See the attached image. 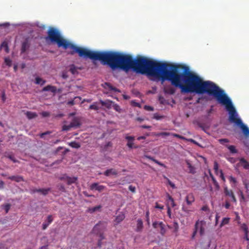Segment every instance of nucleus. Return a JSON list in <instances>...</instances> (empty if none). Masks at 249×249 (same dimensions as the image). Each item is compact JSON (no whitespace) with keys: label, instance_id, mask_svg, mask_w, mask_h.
I'll return each instance as SVG.
<instances>
[{"label":"nucleus","instance_id":"1","mask_svg":"<svg viewBox=\"0 0 249 249\" xmlns=\"http://www.w3.org/2000/svg\"><path fill=\"white\" fill-rule=\"evenodd\" d=\"M169 68L170 70H168L164 75V81H170L173 86L179 88L181 93H207L213 96L218 103L225 106L229 112V121L240 127L245 137H249V128L238 117L231 99L224 90L210 81L203 80L199 76L189 71L187 66L171 64Z\"/></svg>","mask_w":249,"mask_h":249},{"label":"nucleus","instance_id":"2","mask_svg":"<svg viewBox=\"0 0 249 249\" xmlns=\"http://www.w3.org/2000/svg\"><path fill=\"white\" fill-rule=\"evenodd\" d=\"M65 50L70 49L68 53H77L80 57L99 60L104 65H108L112 70L119 69L127 72L130 70L137 73L146 74L160 78L164 81L169 64L156 62L143 56L133 58L130 54L114 51H93L80 47L66 39L61 47Z\"/></svg>","mask_w":249,"mask_h":249},{"label":"nucleus","instance_id":"3","mask_svg":"<svg viewBox=\"0 0 249 249\" xmlns=\"http://www.w3.org/2000/svg\"><path fill=\"white\" fill-rule=\"evenodd\" d=\"M46 41H50L51 42L56 43L60 48L66 40L64 38L59 31L53 27H50L47 32V36L45 38Z\"/></svg>","mask_w":249,"mask_h":249},{"label":"nucleus","instance_id":"4","mask_svg":"<svg viewBox=\"0 0 249 249\" xmlns=\"http://www.w3.org/2000/svg\"><path fill=\"white\" fill-rule=\"evenodd\" d=\"M107 223L105 222L100 221L95 225L92 230L93 233L99 235L100 239L98 242V246L101 247L102 246V240L105 238L103 234V231L106 229Z\"/></svg>","mask_w":249,"mask_h":249},{"label":"nucleus","instance_id":"5","mask_svg":"<svg viewBox=\"0 0 249 249\" xmlns=\"http://www.w3.org/2000/svg\"><path fill=\"white\" fill-rule=\"evenodd\" d=\"M206 227V222L204 220H197L196 221L194 231L192 235V238L194 239L196 233L198 231L200 236H203L205 233V230Z\"/></svg>","mask_w":249,"mask_h":249},{"label":"nucleus","instance_id":"6","mask_svg":"<svg viewBox=\"0 0 249 249\" xmlns=\"http://www.w3.org/2000/svg\"><path fill=\"white\" fill-rule=\"evenodd\" d=\"M224 193L226 196H228L231 198V201L236 203V198L234 195L233 191L231 190L228 189V188L226 186L224 188Z\"/></svg>","mask_w":249,"mask_h":249},{"label":"nucleus","instance_id":"7","mask_svg":"<svg viewBox=\"0 0 249 249\" xmlns=\"http://www.w3.org/2000/svg\"><path fill=\"white\" fill-rule=\"evenodd\" d=\"M125 139L127 141L126 145L128 148L132 149L133 148H137L138 147V146L134 145V141L135 140V137L134 136L127 135L125 137Z\"/></svg>","mask_w":249,"mask_h":249},{"label":"nucleus","instance_id":"8","mask_svg":"<svg viewBox=\"0 0 249 249\" xmlns=\"http://www.w3.org/2000/svg\"><path fill=\"white\" fill-rule=\"evenodd\" d=\"M237 166H242L245 169H249V162L244 158H241L239 160V162L237 163Z\"/></svg>","mask_w":249,"mask_h":249},{"label":"nucleus","instance_id":"9","mask_svg":"<svg viewBox=\"0 0 249 249\" xmlns=\"http://www.w3.org/2000/svg\"><path fill=\"white\" fill-rule=\"evenodd\" d=\"M167 199V208H170V207H174L176 206V204L174 202L173 198L168 194L166 195Z\"/></svg>","mask_w":249,"mask_h":249},{"label":"nucleus","instance_id":"10","mask_svg":"<svg viewBox=\"0 0 249 249\" xmlns=\"http://www.w3.org/2000/svg\"><path fill=\"white\" fill-rule=\"evenodd\" d=\"M105 188V186L103 185H100L98 183H93L90 186V190H95L98 191L99 192L102 191Z\"/></svg>","mask_w":249,"mask_h":249},{"label":"nucleus","instance_id":"11","mask_svg":"<svg viewBox=\"0 0 249 249\" xmlns=\"http://www.w3.org/2000/svg\"><path fill=\"white\" fill-rule=\"evenodd\" d=\"M80 121L81 119L80 117H74L72 120V121L71 122L70 124H71L72 127L77 128L81 125Z\"/></svg>","mask_w":249,"mask_h":249},{"label":"nucleus","instance_id":"12","mask_svg":"<svg viewBox=\"0 0 249 249\" xmlns=\"http://www.w3.org/2000/svg\"><path fill=\"white\" fill-rule=\"evenodd\" d=\"M163 91L165 93L173 95L175 94L176 89L170 85H168L164 88Z\"/></svg>","mask_w":249,"mask_h":249},{"label":"nucleus","instance_id":"13","mask_svg":"<svg viewBox=\"0 0 249 249\" xmlns=\"http://www.w3.org/2000/svg\"><path fill=\"white\" fill-rule=\"evenodd\" d=\"M53 217L52 215H49L47 216V219L45 222L42 224V230H46L48 226L53 222Z\"/></svg>","mask_w":249,"mask_h":249},{"label":"nucleus","instance_id":"14","mask_svg":"<svg viewBox=\"0 0 249 249\" xmlns=\"http://www.w3.org/2000/svg\"><path fill=\"white\" fill-rule=\"evenodd\" d=\"M103 87L105 89H108L110 91H115V92H120L121 91L117 89L115 87H113L110 83H105L103 85Z\"/></svg>","mask_w":249,"mask_h":249},{"label":"nucleus","instance_id":"15","mask_svg":"<svg viewBox=\"0 0 249 249\" xmlns=\"http://www.w3.org/2000/svg\"><path fill=\"white\" fill-rule=\"evenodd\" d=\"M185 200L188 205H191L195 201V197L192 193L188 194L186 197Z\"/></svg>","mask_w":249,"mask_h":249},{"label":"nucleus","instance_id":"16","mask_svg":"<svg viewBox=\"0 0 249 249\" xmlns=\"http://www.w3.org/2000/svg\"><path fill=\"white\" fill-rule=\"evenodd\" d=\"M100 103L103 106H105L107 108L109 109L112 107L113 102L108 100L106 101L100 100Z\"/></svg>","mask_w":249,"mask_h":249},{"label":"nucleus","instance_id":"17","mask_svg":"<svg viewBox=\"0 0 249 249\" xmlns=\"http://www.w3.org/2000/svg\"><path fill=\"white\" fill-rule=\"evenodd\" d=\"M51 190L50 188H43V189H34L32 190L33 193L38 192L41 193L43 195L45 196L47 195L49 192Z\"/></svg>","mask_w":249,"mask_h":249},{"label":"nucleus","instance_id":"18","mask_svg":"<svg viewBox=\"0 0 249 249\" xmlns=\"http://www.w3.org/2000/svg\"><path fill=\"white\" fill-rule=\"evenodd\" d=\"M42 91H51L53 93H55L56 92V88L54 86L48 85L43 88Z\"/></svg>","mask_w":249,"mask_h":249},{"label":"nucleus","instance_id":"19","mask_svg":"<svg viewBox=\"0 0 249 249\" xmlns=\"http://www.w3.org/2000/svg\"><path fill=\"white\" fill-rule=\"evenodd\" d=\"M117 174L118 173L116 170L112 168L107 170L104 173V175L107 177L110 176L111 174L117 175Z\"/></svg>","mask_w":249,"mask_h":249},{"label":"nucleus","instance_id":"20","mask_svg":"<svg viewBox=\"0 0 249 249\" xmlns=\"http://www.w3.org/2000/svg\"><path fill=\"white\" fill-rule=\"evenodd\" d=\"M8 178L12 180H15L17 182H19L24 180L23 177L19 176H10L8 177Z\"/></svg>","mask_w":249,"mask_h":249},{"label":"nucleus","instance_id":"21","mask_svg":"<svg viewBox=\"0 0 249 249\" xmlns=\"http://www.w3.org/2000/svg\"><path fill=\"white\" fill-rule=\"evenodd\" d=\"M29 44L28 43V40H25L22 43L21 46V53H23L26 51V50L29 48Z\"/></svg>","mask_w":249,"mask_h":249},{"label":"nucleus","instance_id":"22","mask_svg":"<svg viewBox=\"0 0 249 249\" xmlns=\"http://www.w3.org/2000/svg\"><path fill=\"white\" fill-rule=\"evenodd\" d=\"M78 180L77 177H70L69 176L68 180L67 181V183L68 185H70L73 183H75Z\"/></svg>","mask_w":249,"mask_h":249},{"label":"nucleus","instance_id":"23","mask_svg":"<svg viewBox=\"0 0 249 249\" xmlns=\"http://www.w3.org/2000/svg\"><path fill=\"white\" fill-rule=\"evenodd\" d=\"M143 228V222L142 221L141 219H139L137 220V231H142Z\"/></svg>","mask_w":249,"mask_h":249},{"label":"nucleus","instance_id":"24","mask_svg":"<svg viewBox=\"0 0 249 249\" xmlns=\"http://www.w3.org/2000/svg\"><path fill=\"white\" fill-rule=\"evenodd\" d=\"M125 218V215L124 213H121L118 215L115 218V222L117 224L120 223Z\"/></svg>","mask_w":249,"mask_h":249},{"label":"nucleus","instance_id":"25","mask_svg":"<svg viewBox=\"0 0 249 249\" xmlns=\"http://www.w3.org/2000/svg\"><path fill=\"white\" fill-rule=\"evenodd\" d=\"M101 208V205H98L92 208H88L87 211L90 213H93L96 211H100Z\"/></svg>","mask_w":249,"mask_h":249},{"label":"nucleus","instance_id":"26","mask_svg":"<svg viewBox=\"0 0 249 249\" xmlns=\"http://www.w3.org/2000/svg\"><path fill=\"white\" fill-rule=\"evenodd\" d=\"M26 116L29 119H32L37 117V114L35 112L27 111L26 113Z\"/></svg>","mask_w":249,"mask_h":249},{"label":"nucleus","instance_id":"27","mask_svg":"<svg viewBox=\"0 0 249 249\" xmlns=\"http://www.w3.org/2000/svg\"><path fill=\"white\" fill-rule=\"evenodd\" d=\"M35 83L36 84H38V85H40L42 86L45 84V83H46V81L39 77H37L36 78Z\"/></svg>","mask_w":249,"mask_h":249},{"label":"nucleus","instance_id":"28","mask_svg":"<svg viewBox=\"0 0 249 249\" xmlns=\"http://www.w3.org/2000/svg\"><path fill=\"white\" fill-rule=\"evenodd\" d=\"M159 228H160V232L162 235L166 232V230L164 227V225L162 222H160Z\"/></svg>","mask_w":249,"mask_h":249},{"label":"nucleus","instance_id":"29","mask_svg":"<svg viewBox=\"0 0 249 249\" xmlns=\"http://www.w3.org/2000/svg\"><path fill=\"white\" fill-rule=\"evenodd\" d=\"M1 48H3L6 53H9V50L8 44L6 42H3L0 46Z\"/></svg>","mask_w":249,"mask_h":249},{"label":"nucleus","instance_id":"30","mask_svg":"<svg viewBox=\"0 0 249 249\" xmlns=\"http://www.w3.org/2000/svg\"><path fill=\"white\" fill-rule=\"evenodd\" d=\"M112 107H113V109L117 112L119 113L122 112V109L121 108L119 105L113 102Z\"/></svg>","mask_w":249,"mask_h":249},{"label":"nucleus","instance_id":"31","mask_svg":"<svg viewBox=\"0 0 249 249\" xmlns=\"http://www.w3.org/2000/svg\"><path fill=\"white\" fill-rule=\"evenodd\" d=\"M238 195L240 197V201L241 202H245L247 201L246 198L244 196L243 192L241 190H239L238 192Z\"/></svg>","mask_w":249,"mask_h":249},{"label":"nucleus","instance_id":"32","mask_svg":"<svg viewBox=\"0 0 249 249\" xmlns=\"http://www.w3.org/2000/svg\"><path fill=\"white\" fill-rule=\"evenodd\" d=\"M89 109H93L95 110H98L99 109V107L98 106V103L95 102L93 104L90 105Z\"/></svg>","mask_w":249,"mask_h":249},{"label":"nucleus","instance_id":"33","mask_svg":"<svg viewBox=\"0 0 249 249\" xmlns=\"http://www.w3.org/2000/svg\"><path fill=\"white\" fill-rule=\"evenodd\" d=\"M230 218L228 217H225L222 219V221L220 225V227L221 228L224 225L228 224L229 222Z\"/></svg>","mask_w":249,"mask_h":249},{"label":"nucleus","instance_id":"34","mask_svg":"<svg viewBox=\"0 0 249 249\" xmlns=\"http://www.w3.org/2000/svg\"><path fill=\"white\" fill-rule=\"evenodd\" d=\"M187 164L188 165V167L189 169L190 173H191L192 174H195L196 171H195V168H194V167L193 166L191 165V164L190 163H189V162H187Z\"/></svg>","mask_w":249,"mask_h":249},{"label":"nucleus","instance_id":"35","mask_svg":"<svg viewBox=\"0 0 249 249\" xmlns=\"http://www.w3.org/2000/svg\"><path fill=\"white\" fill-rule=\"evenodd\" d=\"M71 128H73L71 124L69 125H64L62 128V131H68L71 129Z\"/></svg>","mask_w":249,"mask_h":249},{"label":"nucleus","instance_id":"36","mask_svg":"<svg viewBox=\"0 0 249 249\" xmlns=\"http://www.w3.org/2000/svg\"><path fill=\"white\" fill-rule=\"evenodd\" d=\"M171 133L167 132H160L158 133H156L154 134L155 136H167L171 135Z\"/></svg>","mask_w":249,"mask_h":249},{"label":"nucleus","instance_id":"37","mask_svg":"<svg viewBox=\"0 0 249 249\" xmlns=\"http://www.w3.org/2000/svg\"><path fill=\"white\" fill-rule=\"evenodd\" d=\"M212 181H213V185H214L216 189L217 190H218L220 188V186H219V185L218 182L216 181V180L214 177L212 178Z\"/></svg>","mask_w":249,"mask_h":249},{"label":"nucleus","instance_id":"38","mask_svg":"<svg viewBox=\"0 0 249 249\" xmlns=\"http://www.w3.org/2000/svg\"><path fill=\"white\" fill-rule=\"evenodd\" d=\"M70 145L73 147L75 148H78L80 147V145L79 143L76 142H72L70 143Z\"/></svg>","mask_w":249,"mask_h":249},{"label":"nucleus","instance_id":"39","mask_svg":"<svg viewBox=\"0 0 249 249\" xmlns=\"http://www.w3.org/2000/svg\"><path fill=\"white\" fill-rule=\"evenodd\" d=\"M2 207L4 209L5 213H8L9 212L10 207H11V204L7 203L4 205H2Z\"/></svg>","mask_w":249,"mask_h":249},{"label":"nucleus","instance_id":"40","mask_svg":"<svg viewBox=\"0 0 249 249\" xmlns=\"http://www.w3.org/2000/svg\"><path fill=\"white\" fill-rule=\"evenodd\" d=\"M171 135L174 137H176V138H179L181 140L187 141V138H186L185 137L182 136L179 134H176V133H171Z\"/></svg>","mask_w":249,"mask_h":249},{"label":"nucleus","instance_id":"41","mask_svg":"<svg viewBox=\"0 0 249 249\" xmlns=\"http://www.w3.org/2000/svg\"><path fill=\"white\" fill-rule=\"evenodd\" d=\"M241 228L242 230L244 231L245 233H249L248 227L246 224H245V223L241 225Z\"/></svg>","mask_w":249,"mask_h":249},{"label":"nucleus","instance_id":"42","mask_svg":"<svg viewBox=\"0 0 249 249\" xmlns=\"http://www.w3.org/2000/svg\"><path fill=\"white\" fill-rule=\"evenodd\" d=\"M228 148L231 153H237V150H236L234 146L229 145L228 146Z\"/></svg>","mask_w":249,"mask_h":249},{"label":"nucleus","instance_id":"43","mask_svg":"<svg viewBox=\"0 0 249 249\" xmlns=\"http://www.w3.org/2000/svg\"><path fill=\"white\" fill-rule=\"evenodd\" d=\"M229 179L230 182L231 183H233L234 184V185H235L237 183L236 179L234 177H233L231 176L229 177Z\"/></svg>","mask_w":249,"mask_h":249},{"label":"nucleus","instance_id":"44","mask_svg":"<svg viewBox=\"0 0 249 249\" xmlns=\"http://www.w3.org/2000/svg\"><path fill=\"white\" fill-rule=\"evenodd\" d=\"M5 63L8 66L10 67L12 65V61L9 58H5L4 59Z\"/></svg>","mask_w":249,"mask_h":249},{"label":"nucleus","instance_id":"45","mask_svg":"<svg viewBox=\"0 0 249 249\" xmlns=\"http://www.w3.org/2000/svg\"><path fill=\"white\" fill-rule=\"evenodd\" d=\"M7 157L15 163L18 162V160H17L14 157V156L12 155H8L7 156Z\"/></svg>","mask_w":249,"mask_h":249},{"label":"nucleus","instance_id":"46","mask_svg":"<svg viewBox=\"0 0 249 249\" xmlns=\"http://www.w3.org/2000/svg\"><path fill=\"white\" fill-rule=\"evenodd\" d=\"M164 178H166L167 180V182H168V183L169 184V185L173 189L175 188H176V186L175 185L174 183H173V182H172L167 177H164Z\"/></svg>","mask_w":249,"mask_h":249},{"label":"nucleus","instance_id":"47","mask_svg":"<svg viewBox=\"0 0 249 249\" xmlns=\"http://www.w3.org/2000/svg\"><path fill=\"white\" fill-rule=\"evenodd\" d=\"M159 100L160 104H164L165 103V100L164 98L162 96H160L159 97Z\"/></svg>","mask_w":249,"mask_h":249},{"label":"nucleus","instance_id":"48","mask_svg":"<svg viewBox=\"0 0 249 249\" xmlns=\"http://www.w3.org/2000/svg\"><path fill=\"white\" fill-rule=\"evenodd\" d=\"M219 142L221 144H224L225 142H229V141L227 139H221L219 140Z\"/></svg>","mask_w":249,"mask_h":249},{"label":"nucleus","instance_id":"49","mask_svg":"<svg viewBox=\"0 0 249 249\" xmlns=\"http://www.w3.org/2000/svg\"><path fill=\"white\" fill-rule=\"evenodd\" d=\"M1 99L3 103H4L6 101V97L4 91H2L1 93Z\"/></svg>","mask_w":249,"mask_h":249},{"label":"nucleus","instance_id":"50","mask_svg":"<svg viewBox=\"0 0 249 249\" xmlns=\"http://www.w3.org/2000/svg\"><path fill=\"white\" fill-rule=\"evenodd\" d=\"M68 178H69V176H68L66 175H64L62 177H60L59 178V179L61 180H64V181H67V180H68Z\"/></svg>","mask_w":249,"mask_h":249},{"label":"nucleus","instance_id":"51","mask_svg":"<svg viewBox=\"0 0 249 249\" xmlns=\"http://www.w3.org/2000/svg\"><path fill=\"white\" fill-rule=\"evenodd\" d=\"M219 173H220V177L222 179V180L225 182L226 181L225 180V177L224 176V174L223 173V171L222 170H219Z\"/></svg>","mask_w":249,"mask_h":249},{"label":"nucleus","instance_id":"52","mask_svg":"<svg viewBox=\"0 0 249 249\" xmlns=\"http://www.w3.org/2000/svg\"><path fill=\"white\" fill-rule=\"evenodd\" d=\"M41 115L43 117H46L50 116V114L49 112L47 111H43L41 113Z\"/></svg>","mask_w":249,"mask_h":249},{"label":"nucleus","instance_id":"53","mask_svg":"<svg viewBox=\"0 0 249 249\" xmlns=\"http://www.w3.org/2000/svg\"><path fill=\"white\" fill-rule=\"evenodd\" d=\"M244 184L245 185V188L246 189L247 192H249V182H247V181H244Z\"/></svg>","mask_w":249,"mask_h":249},{"label":"nucleus","instance_id":"54","mask_svg":"<svg viewBox=\"0 0 249 249\" xmlns=\"http://www.w3.org/2000/svg\"><path fill=\"white\" fill-rule=\"evenodd\" d=\"M188 141V142H192L197 145H199V144H198V143L196 142L195 140H194V139H187V141Z\"/></svg>","mask_w":249,"mask_h":249},{"label":"nucleus","instance_id":"55","mask_svg":"<svg viewBox=\"0 0 249 249\" xmlns=\"http://www.w3.org/2000/svg\"><path fill=\"white\" fill-rule=\"evenodd\" d=\"M131 104L134 107H141V105L140 104V103H137L134 101H131Z\"/></svg>","mask_w":249,"mask_h":249},{"label":"nucleus","instance_id":"56","mask_svg":"<svg viewBox=\"0 0 249 249\" xmlns=\"http://www.w3.org/2000/svg\"><path fill=\"white\" fill-rule=\"evenodd\" d=\"M70 71L72 74H74L75 71H76L75 68L73 65L71 67Z\"/></svg>","mask_w":249,"mask_h":249},{"label":"nucleus","instance_id":"57","mask_svg":"<svg viewBox=\"0 0 249 249\" xmlns=\"http://www.w3.org/2000/svg\"><path fill=\"white\" fill-rule=\"evenodd\" d=\"M159 224H160V222L155 221L153 223V227L154 228H158V227H159Z\"/></svg>","mask_w":249,"mask_h":249},{"label":"nucleus","instance_id":"58","mask_svg":"<svg viewBox=\"0 0 249 249\" xmlns=\"http://www.w3.org/2000/svg\"><path fill=\"white\" fill-rule=\"evenodd\" d=\"M154 162H155V163H157V164H158V165H159L161 166H162V167H166V166H165V165L163 163H161V162H160L159 161H158V160H154Z\"/></svg>","mask_w":249,"mask_h":249},{"label":"nucleus","instance_id":"59","mask_svg":"<svg viewBox=\"0 0 249 249\" xmlns=\"http://www.w3.org/2000/svg\"><path fill=\"white\" fill-rule=\"evenodd\" d=\"M163 207V206L159 205L158 203H156L155 208L162 210Z\"/></svg>","mask_w":249,"mask_h":249},{"label":"nucleus","instance_id":"60","mask_svg":"<svg viewBox=\"0 0 249 249\" xmlns=\"http://www.w3.org/2000/svg\"><path fill=\"white\" fill-rule=\"evenodd\" d=\"M144 108V109H145L146 110H149V111L153 110V108L151 106H145Z\"/></svg>","mask_w":249,"mask_h":249},{"label":"nucleus","instance_id":"61","mask_svg":"<svg viewBox=\"0 0 249 249\" xmlns=\"http://www.w3.org/2000/svg\"><path fill=\"white\" fill-rule=\"evenodd\" d=\"M214 170H218V164L216 161H214L213 165Z\"/></svg>","mask_w":249,"mask_h":249},{"label":"nucleus","instance_id":"62","mask_svg":"<svg viewBox=\"0 0 249 249\" xmlns=\"http://www.w3.org/2000/svg\"><path fill=\"white\" fill-rule=\"evenodd\" d=\"M50 133H51L50 131H46L44 133H41L40 134V137L41 138H43L45 135H47V134H50Z\"/></svg>","mask_w":249,"mask_h":249},{"label":"nucleus","instance_id":"63","mask_svg":"<svg viewBox=\"0 0 249 249\" xmlns=\"http://www.w3.org/2000/svg\"><path fill=\"white\" fill-rule=\"evenodd\" d=\"M129 190L131 192H133V193H135V192L136 188H135V187L134 186H132V185H130V186H129Z\"/></svg>","mask_w":249,"mask_h":249},{"label":"nucleus","instance_id":"64","mask_svg":"<svg viewBox=\"0 0 249 249\" xmlns=\"http://www.w3.org/2000/svg\"><path fill=\"white\" fill-rule=\"evenodd\" d=\"M59 189L62 192H65V188L62 184L59 185Z\"/></svg>","mask_w":249,"mask_h":249}]
</instances>
